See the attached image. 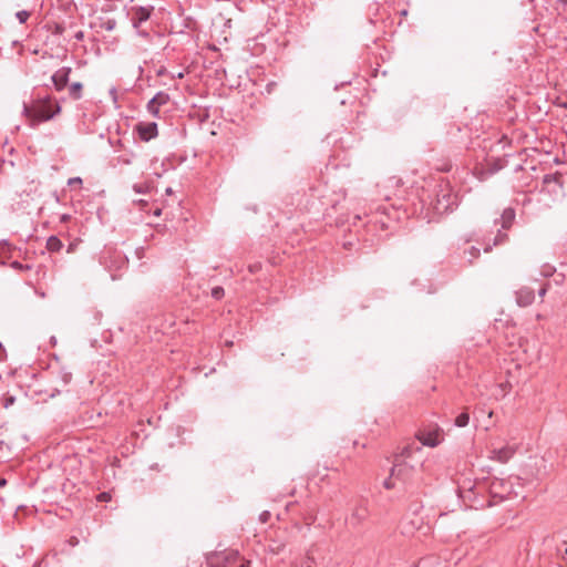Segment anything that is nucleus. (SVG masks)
<instances>
[{
	"label": "nucleus",
	"instance_id": "1",
	"mask_svg": "<svg viewBox=\"0 0 567 567\" xmlns=\"http://www.w3.org/2000/svg\"><path fill=\"white\" fill-rule=\"evenodd\" d=\"M60 112L61 105L50 95L34 97L30 103H23L22 109V114L31 127L52 120Z\"/></svg>",
	"mask_w": 567,
	"mask_h": 567
},
{
	"label": "nucleus",
	"instance_id": "2",
	"mask_svg": "<svg viewBox=\"0 0 567 567\" xmlns=\"http://www.w3.org/2000/svg\"><path fill=\"white\" fill-rule=\"evenodd\" d=\"M413 466L409 465L405 462H395L391 468V473L389 478H386L383 483L386 489H391L396 487L398 482L405 483L409 481L413 474Z\"/></svg>",
	"mask_w": 567,
	"mask_h": 567
},
{
	"label": "nucleus",
	"instance_id": "3",
	"mask_svg": "<svg viewBox=\"0 0 567 567\" xmlns=\"http://www.w3.org/2000/svg\"><path fill=\"white\" fill-rule=\"evenodd\" d=\"M238 550L225 549L209 553L206 556V563L208 567H229L234 565L238 560Z\"/></svg>",
	"mask_w": 567,
	"mask_h": 567
},
{
	"label": "nucleus",
	"instance_id": "4",
	"mask_svg": "<svg viewBox=\"0 0 567 567\" xmlns=\"http://www.w3.org/2000/svg\"><path fill=\"white\" fill-rule=\"evenodd\" d=\"M135 130L138 137L144 142L151 141L158 134L157 124L155 122H141L136 125Z\"/></svg>",
	"mask_w": 567,
	"mask_h": 567
},
{
	"label": "nucleus",
	"instance_id": "5",
	"mask_svg": "<svg viewBox=\"0 0 567 567\" xmlns=\"http://www.w3.org/2000/svg\"><path fill=\"white\" fill-rule=\"evenodd\" d=\"M70 73H71V68L63 66V68L59 69L58 71H55L54 74L52 75L51 79H52L54 89L58 92H61L62 90H64L66 87Z\"/></svg>",
	"mask_w": 567,
	"mask_h": 567
},
{
	"label": "nucleus",
	"instance_id": "6",
	"mask_svg": "<svg viewBox=\"0 0 567 567\" xmlns=\"http://www.w3.org/2000/svg\"><path fill=\"white\" fill-rule=\"evenodd\" d=\"M515 453V446L506 445L501 449L493 450L489 458L499 463H506L514 456Z\"/></svg>",
	"mask_w": 567,
	"mask_h": 567
},
{
	"label": "nucleus",
	"instance_id": "7",
	"mask_svg": "<svg viewBox=\"0 0 567 567\" xmlns=\"http://www.w3.org/2000/svg\"><path fill=\"white\" fill-rule=\"evenodd\" d=\"M535 299L534 290L529 287H522L516 291V302L519 307H527L533 303Z\"/></svg>",
	"mask_w": 567,
	"mask_h": 567
},
{
	"label": "nucleus",
	"instance_id": "8",
	"mask_svg": "<svg viewBox=\"0 0 567 567\" xmlns=\"http://www.w3.org/2000/svg\"><path fill=\"white\" fill-rule=\"evenodd\" d=\"M150 16H151V9H148V8L137 7V8L133 9V17H132L133 25L135 28H138V25L142 22H145L146 20H148Z\"/></svg>",
	"mask_w": 567,
	"mask_h": 567
},
{
	"label": "nucleus",
	"instance_id": "9",
	"mask_svg": "<svg viewBox=\"0 0 567 567\" xmlns=\"http://www.w3.org/2000/svg\"><path fill=\"white\" fill-rule=\"evenodd\" d=\"M515 219V212L512 208L504 209L501 221H502V228L507 229L512 226L513 221Z\"/></svg>",
	"mask_w": 567,
	"mask_h": 567
},
{
	"label": "nucleus",
	"instance_id": "10",
	"mask_svg": "<svg viewBox=\"0 0 567 567\" xmlns=\"http://www.w3.org/2000/svg\"><path fill=\"white\" fill-rule=\"evenodd\" d=\"M419 440L423 445L434 447L440 443L439 435L436 433H426L419 436Z\"/></svg>",
	"mask_w": 567,
	"mask_h": 567
},
{
	"label": "nucleus",
	"instance_id": "11",
	"mask_svg": "<svg viewBox=\"0 0 567 567\" xmlns=\"http://www.w3.org/2000/svg\"><path fill=\"white\" fill-rule=\"evenodd\" d=\"M63 247L62 241L56 236H51L47 240V249L49 251L55 252L61 250Z\"/></svg>",
	"mask_w": 567,
	"mask_h": 567
},
{
	"label": "nucleus",
	"instance_id": "12",
	"mask_svg": "<svg viewBox=\"0 0 567 567\" xmlns=\"http://www.w3.org/2000/svg\"><path fill=\"white\" fill-rule=\"evenodd\" d=\"M83 85L80 82H74L69 87V94L73 100H79L82 96Z\"/></svg>",
	"mask_w": 567,
	"mask_h": 567
},
{
	"label": "nucleus",
	"instance_id": "13",
	"mask_svg": "<svg viewBox=\"0 0 567 567\" xmlns=\"http://www.w3.org/2000/svg\"><path fill=\"white\" fill-rule=\"evenodd\" d=\"M158 106L165 105L169 101V95L165 92H158L153 99H151Z\"/></svg>",
	"mask_w": 567,
	"mask_h": 567
},
{
	"label": "nucleus",
	"instance_id": "14",
	"mask_svg": "<svg viewBox=\"0 0 567 567\" xmlns=\"http://www.w3.org/2000/svg\"><path fill=\"white\" fill-rule=\"evenodd\" d=\"M470 415L467 412H462L455 419V425L458 427H464L468 424Z\"/></svg>",
	"mask_w": 567,
	"mask_h": 567
},
{
	"label": "nucleus",
	"instance_id": "15",
	"mask_svg": "<svg viewBox=\"0 0 567 567\" xmlns=\"http://www.w3.org/2000/svg\"><path fill=\"white\" fill-rule=\"evenodd\" d=\"M474 487V484L470 480H463L462 482L458 481V492L462 494L465 491H472Z\"/></svg>",
	"mask_w": 567,
	"mask_h": 567
},
{
	"label": "nucleus",
	"instance_id": "16",
	"mask_svg": "<svg viewBox=\"0 0 567 567\" xmlns=\"http://www.w3.org/2000/svg\"><path fill=\"white\" fill-rule=\"evenodd\" d=\"M147 111L155 117L159 115V106L155 104L152 100L147 103Z\"/></svg>",
	"mask_w": 567,
	"mask_h": 567
},
{
	"label": "nucleus",
	"instance_id": "17",
	"mask_svg": "<svg viewBox=\"0 0 567 567\" xmlns=\"http://www.w3.org/2000/svg\"><path fill=\"white\" fill-rule=\"evenodd\" d=\"M300 567H316L313 556L308 551Z\"/></svg>",
	"mask_w": 567,
	"mask_h": 567
},
{
	"label": "nucleus",
	"instance_id": "18",
	"mask_svg": "<svg viewBox=\"0 0 567 567\" xmlns=\"http://www.w3.org/2000/svg\"><path fill=\"white\" fill-rule=\"evenodd\" d=\"M16 17L17 19L19 20L20 23H24L27 22V20L29 19L30 17V12L27 11V10H21V11H18L16 13Z\"/></svg>",
	"mask_w": 567,
	"mask_h": 567
},
{
	"label": "nucleus",
	"instance_id": "19",
	"mask_svg": "<svg viewBox=\"0 0 567 567\" xmlns=\"http://www.w3.org/2000/svg\"><path fill=\"white\" fill-rule=\"evenodd\" d=\"M151 187H152L151 183H148L147 181L143 182L142 184L134 185V189L137 193H144V192L148 190Z\"/></svg>",
	"mask_w": 567,
	"mask_h": 567
},
{
	"label": "nucleus",
	"instance_id": "20",
	"mask_svg": "<svg viewBox=\"0 0 567 567\" xmlns=\"http://www.w3.org/2000/svg\"><path fill=\"white\" fill-rule=\"evenodd\" d=\"M508 239L507 234H504L502 231H498V234L495 236L494 245L497 246L499 244L505 243Z\"/></svg>",
	"mask_w": 567,
	"mask_h": 567
},
{
	"label": "nucleus",
	"instance_id": "21",
	"mask_svg": "<svg viewBox=\"0 0 567 567\" xmlns=\"http://www.w3.org/2000/svg\"><path fill=\"white\" fill-rule=\"evenodd\" d=\"M212 296L215 299H220L224 296V289L221 287H215L212 289Z\"/></svg>",
	"mask_w": 567,
	"mask_h": 567
},
{
	"label": "nucleus",
	"instance_id": "22",
	"mask_svg": "<svg viewBox=\"0 0 567 567\" xmlns=\"http://www.w3.org/2000/svg\"><path fill=\"white\" fill-rule=\"evenodd\" d=\"M270 518V513L268 511H264L260 516H259V519L261 523H267Z\"/></svg>",
	"mask_w": 567,
	"mask_h": 567
},
{
	"label": "nucleus",
	"instance_id": "23",
	"mask_svg": "<svg viewBox=\"0 0 567 567\" xmlns=\"http://www.w3.org/2000/svg\"><path fill=\"white\" fill-rule=\"evenodd\" d=\"M83 179L76 178V179H69L70 185H79L81 186Z\"/></svg>",
	"mask_w": 567,
	"mask_h": 567
},
{
	"label": "nucleus",
	"instance_id": "24",
	"mask_svg": "<svg viewBox=\"0 0 567 567\" xmlns=\"http://www.w3.org/2000/svg\"><path fill=\"white\" fill-rule=\"evenodd\" d=\"M546 292H547V286H544V287H542V288L539 289V291H538V296H539L540 298H543V297L546 295Z\"/></svg>",
	"mask_w": 567,
	"mask_h": 567
},
{
	"label": "nucleus",
	"instance_id": "25",
	"mask_svg": "<svg viewBox=\"0 0 567 567\" xmlns=\"http://www.w3.org/2000/svg\"><path fill=\"white\" fill-rule=\"evenodd\" d=\"M239 567H250V561L249 560H245L244 563L240 564Z\"/></svg>",
	"mask_w": 567,
	"mask_h": 567
},
{
	"label": "nucleus",
	"instance_id": "26",
	"mask_svg": "<svg viewBox=\"0 0 567 567\" xmlns=\"http://www.w3.org/2000/svg\"><path fill=\"white\" fill-rule=\"evenodd\" d=\"M553 271H554V269L549 267V268L544 272V275H545V276H550V275L553 274Z\"/></svg>",
	"mask_w": 567,
	"mask_h": 567
},
{
	"label": "nucleus",
	"instance_id": "27",
	"mask_svg": "<svg viewBox=\"0 0 567 567\" xmlns=\"http://www.w3.org/2000/svg\"><path fill=\"white\" fill-rule=\"evenodd\" d=\"M3 354H4V349H3L2 344L0 343V360L3 358Z\"/></svg>",
	"mask_w": 567,
	"mask_h": 567
},
{
	"label": "nucleus",
	"instance_id": "28",
	"mask_svg": "<svg viewBox=\"0 0 567 567\" xmlns=\"http://www.w3.org/2000/svg\"><path fill=\"white\" fill-rule=\"evenodd\" d=\"M6 483H7V482H6V480H4V478H1V480H0V487L4 486V485H6Z\"/></svg>",
	"mask_w": 567,
	"mask_h": 567
},
{
	"label": "nucleus",
	"instance_id": "29",
	"mask_svg": "<svg viewBox=\"0 0 567 567\" xmlns=\"http://www.w3.org/2000/svg\"><path fill=\"white\" fill-rule=\"evenodd\" d=\"M257 268H258V267H257L256 265H255V266H250V267H249V269H250V271H251V272L256 271V269H257Z\"/></svg>",
	"mask_w": 567,
	"mask_h": 567
},
{
	"label": "nucleus",
	"instance_id": "30",
	"mask_svg": "<svg viewBox=\"0 0 567 567\" xmlns=\"http://www.w3.org/2000/svg\"><path fill=\"white\" fill-rule=\"evenodd\" d=\"M355 514H357L360 518H363V517H364L363 513H361V514H360V512H357Z\"/></svg>",
	"mask_w": 567,
	"mask_h": 567
},
{
	"label": "nucleus",
	"instance_id": "31",
	"mask_svg": "<svg viewBox=\"0 0 567 567\" xmlns=\"http://www.w3.org/2000/svg\"><path fill=\"white\" fill-rule=\"evenodd\" d=\"M76 38H78V39H81V38H82V32H80L79 34H76Z\"/></svg>",
	"mask_w": 567,
	"mask_h": 567
},
{
	"label": "nucleus",
	"instance_id": "32",
	"mask_svg": "<svg viewBox=\"0 0 567 567\" xmlns=\"http://www.w3.org/2000/svg\"><path fill=\"white\" fill-rule=\"evenodd\" d=\"M560 2H563L565 4V3H567V0H560Z\"/></svg>",
	"mask_w": 567,
	"mask_h": 567
},
{
	"label": "nucleus",
	"instance_id": "33",
	"mask_svg": "<svg viewBox=\"0 0 567 567\" xmlns=\"http://www.w3.org/2000/svg\"><path fill=\"white\" fill-rule=\"evenodd\" d=\"M565 554L567 555V548L565 549Z\"/></svg>",
	"mask_w": 567,
	"mask_h": 567
}]
</instances>
